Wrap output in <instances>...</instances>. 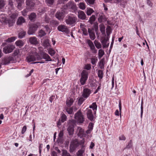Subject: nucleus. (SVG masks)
I'll list each match as a JSON object with an SVG mask.
<instances>
[{
    "label": "nucleus",
    "mask_w": 156,
    "mask_h": 156,
    "mask_svg": "<svg viewBox=\"0 0 156 156\" xmlns=\"http://www.w3.org/2000/svg\"><path fill=\"white\" fill-rule=\"evenodd\" d=\"M41 26V23L39 22L31 24L29 27V30L27 31L28 34L29 35L33 34Z\"/></svg>",
    "instance_id": "f257e3e1"
},
{
    "label": "nucleus",
    "mask_w": 156,
    "mask_h": 156,
    "mask_svg": "<svg viewBox=\"0 0 156 156\" xmlns=\"http://www.w3.org/2000/svg\"><path fill=\"white\" fill-rule=\"evenodd\" d=\"M0 21L3 23L8 24L9 27L12 26L14 23L13 20H10L7 19L6 18V15L5 14H1L0 15Z\"/></svg>",
    "instance_id": "f03ea898"
},
{
    "label": "nucleus",
    "mask_w": 156,
    "mask_h": 156,
    "mask_svg": "<svg viewBox=\"0 0 156 156\" xmlns=\"http://www.w3.org/2000/svg\"><path fill=\"white\" fill-rule=\"evenodd\" d=\"M15 48V46L10 44L3 48V51L5 54H9L12 52Z\"/></svg>",
    "instance_id": "7ed1b4c3"
},
{
    "label": "nucleus",
    "mask_w": 156,
    "mask_h": 156,
    "mask_svg": "<svg viewBox=\"0 0 156 156\" xmlns=\"http://www.w3.org/2000/svg\"><path fill=\"white\" fill-rule=\"evenodd\" d=\"M75 118L76 120L79 123H82L84 121L83 115L80 110L75 114Z\"/></svg>",
    "instance_id": "20e7f679"
},
{
    "label": "nucleus",
    "mask_w": 156,
    "mask_h": 156,
    "mask_svg": "<svg viewBox=\"0 0 156 156\" xmlns=\"http://www.w3.org/2000/svg\"><path fill=\"white\" fill-rule=\"evenodd\" d=\"M79 143L76 140H72L70 143L69 151L70 152H73L79 146Z\"/></svg>",
    "instance_id": "39448f33"
},
{
    "label": "nucleus",
    "mask_w": 156,
    "mask_h": 156,
    "mask_svg": "<svg viewBox=\"0 0 156 156\" xmlns=\"http://www.w3.org/2000/svg\"><path fill=\"white\" fill-rule=\"evenodd\" d=\"M38 55L36 53L30 55L27 57L26 60L28 62L34 61L36 60H38Z\"/></svg>",
    "instance_id": "423d86ee"
},
{
    "label": "nucleus",
    "mask_w": 156,
    "mask_h": 156,
    "mask_svg": "<svg viewBox=\"0 0 156 156\" xmlns=\"http://www.w3.org/2000/svg\"><path fill=\"white\" fill-rule=\"evenodd\" d=\"M58 30L60 31L65 32V33L68 34L69 32V30L67 27L65 25H61L58 27Z\"/></svg>",
    "instance_id": "0eeeda50"
},
{
    "label": "nucleus",
    "mask_w": 156,
    "mask_h": 156,
    "mask_svg": "<svg viewBox=\"0 0 156 156\" xmlns=\"http://www.w3.org/2000/svg\"><path fill=\"white\" fill-rule=\"evenodd\" d=\"M87 115L88 119L90 121H93L94 120V117L93 115V113H94L93 112L92 110L89 109L87 108Z\"/></svg>",
    "instance_id": "6e6552de"
},
{
    "label": "nucleus",
    "mask_w": 156,
    "mask_h": 156,
    "mask_svg": "<svg viewBox=\"0 0 156 156\" xmlns=\"http://www.w3.org/2000/svg\"><path fill=\"white\" fill-rule=\"evenodd\" d=\"M77 20V19L76 17L69 16L66 20V22L67 24L72 25L75 23Z\"/></svg>",
    "instance_id": "1a4fd4ad"
},
{
    "label": "nucleus",
    "mask_w": 156,
    "mask_h": 156,
    "mask_svg": "<svg viewBox=\"0 0 156 156\" xmlns=\"http://www.w3.org/2000/svg\"><path fill=\"white\" fill-rule=\"evenodd\" d=\"M14 59L12 56L6 57L3 60V62L5 65H6L10 63H13Z\"/></svg>",
    "instance_id": "9d476101"
},
{
    "label": "nucleus",
    "mask_w": 156,
    "mask_h": 156,
    "mask_svg": "<svg viewBox=\"0 0 156 156\" xmlns=\"http://www.w3.org/2000/svg\"><path fill=\"white\" fill-rule=\"evenodd\" d=\"M26 3L27 8L30 10L32 9L35 5V3L33 0H27Z\"/></svg>",
    "instance_id": "9b49d317"
},
{
    "label": "nucleus",
    "mask_w": 156,
    "mask_h": 156,
    "mask_svg": "<svg viewBox=\"0 0 156 156\" xmlns=\"http://www.w3.org/2000/svg\"><path fill=\"white\" fill-rule=\"evenodd\" d=\"M91 93V91L88 88H85L83 89L82 96L84 98H87Z\"/></svg>",
    "instance_id": "f8f14e48"
},
{
    "label": "nucleus",
    "mask_w": 156,
    "mask_h": 156,
    "mask_svg": "<svg viewBox=\"0 0 156 156\" xmlns=\"http://www.w3.org/2000/svg\"><path fill=\"white\" fill-rule=\"evenodd\" d=\"M88 31L89 33L90 38L92 40H94L95 38V35L94 29H93L89 28Z\"/></svg>",
    "instance_id": "ddd939ff"
},
{
    "label": "nucleus",
    "mask_w": 156,
    "mask_h": 156,
    "mask_svg": "<svg viewBox=\"0 0 156 156\" xmlns=\"http://www.w3.org/2000/svg\"><path fill=\"white\" fill-rule=\"evenodd\" d=\"M78 16L79 18L83 20L86 18V15L83 11L79 10L78 12Z\"/></svg>",
    "instance_id": "4468645a"
},
{
    "label": "nucleus",
    "mask_w": 156,
    "mask_h": 156,
    "mask_svg": "<svg viewBox=\"0 0 156 156\" xmlns=\"http://www.w3.org/2000/svg\"><path fill=\"white\" fill-rule=\"evenodd\" d=\"M42 58L45 60L46 61H52L50 57L47 53L42 52L41 54Z\"/></svg>",
    "instance_id": "2eb2a0df"
},
{
    "label": "nucleus",
    "mask_w": 156,
    "mask_h": 156,
    "mask_svg": "<svg viewBox=\"0 0 156 156\" xmlns=\"http://www.w3.org/2000/svg\"><path fill=\"white\" fill-rule=\"evenodd\" d=\"M29 41L31 44L34 45H36L38 43L37 39L35 37H30Z\"/></svg>",
    "instance_id": "dca6fc26"
},
{
    "label": "nucleus",
    "mask_w": 156,
    "mask_h": 156,
    "mask_svg": "<svg viewBox=\"0 0 156 156\" xmlns=\"http://www.w3.org/2000/svg\"><path fill=\"white\" fill-rule=\"evenodd\" d=\"M55 17L59 20H62L64 17V14L62 12H57L55 14Z\"/></svg>",
    "instance_id": "f3484780"
},
{
    "label": "nucleus",
    "mask_w": 156,
    "mask_h": 156,
    "mask_svg": "<svg viewBox=\"0 0 156 156\" xmlns=\"http://www.w3.org/2000/svg\"><path fill=\"white\" fill-rule=\"evenodd\" d=\"M25 22V20L24 18L22 16H20L17 20L16 24L18 25H20Z\"/></svg>",
    "instance_id": "a211bd4d"
},
{
    "label": "nucleus",
    "mask_w": 156,
    "mask_h": 156,
    "mask_svg": "<svg viewBox=\"0 0 156 156\" xmlns=\"http://www.w3.org/2000/svg\"><path fill=\"white\" fill-rule=\"evenodd\" d=\"M77 135L79 136L80 137H81L83 136L84 132L83 129L80 127H77Z\"/></svg>",
    "instance_id": "6ab92c4d"
},
{
    "label": "nucleus",
    "mask_w": 156,
    "mask_h": 156,
    "mask_svg": "<svg viewBox=\"0 0 156 156\" xmlns=\"http://www.w3.org/2000/svg\"><path fill=\"white\" fill-rule=\"evenodd\" d=\"M98 20L99 23H101L105 21L106 20L105 15L102 13H100Z\"/></svg>",
    "instance_id": "aec40b11"
},
{
    "label": "nucleus",
    "mask_w": 156,
    "mask_h": 156,
    "mask_svg": "<svg viewBox=\"0 0 156 156\" xmlns=\"http://www.w3.org/2000/svg\"><path fill=\"white\" fill-rule=\"evenodd\" d=\"M87 43L90 48L93 51V52L96 53L97 51L95 50V47L93 42L90 40H88L87 41Z\"/></svg>",
    "instance_id": "412c9836"
},
{
    "label": "nucleus",
    "mask_w": 156,
    "mask_h": 156,
    "mask_svg": "<svg viewBox=\"0 0 156 156\" xmlns=\"http://www.w3.org/2000/svg\"><path fill=\"white\" fill-rule=\"evenodd\" d=\"M88 73L87 71L83 70L81 73V77L87 79Z\"/></svg>",
    "instance_id": "4be33fe9"
},
{
    "label": "nucleus",
    "mask_w": 156,
    "mask_h": 156,
    "mask_svg": "<svg viewBox=\"0 0 156 156\" xmlns=\"http://www.w3.org/2000/svg\"><path fill=\"white\" fill-rule=\"evenodd\" d=\"M89 108H92L94 114H95L96 113L97 108V105L96 103H93L91 105L89 106Z\"/></svg>",
    "instance_id": "5701e85b"
},
{
    "label": "nucleus",
    "mask_w": 156,
    "mask_h": 156,
    "mask_svg": "<svg viewBox=\"0 0 156 156\" xmlns=\"http://www.w3.org/2000/svg\"><path fill=\"white\" fill-rule=\"evenodd\" d=\"M67 130L69 135H72L74 132V129L73 126H70L67 128Z\"/></svg>",
    "instance_id": "b1692460"
},
{
    "label": "nucleus",
    "mask_w": 156,
    "mask_h": 156,
    "mask_svg": "<svg viewBox=\"0 0 156 156\" xmlns=\"http://www.w3.org/2000/svg\"><path fill=\"white\" fill-rule=\"evenodd\" d=\"M74 100L73 98L68 99L66 102L67 106L68 107H70L73 104Z\"/></svg>",
    "instance_id": "393cba45"
},
{
    "label": "nucleus",
    "mask_w": 156,
    "mask_h": 156,
    "mask_svg": "<svg viewBox=\"0 0 156 156\" xmlns=\"http://www.w3.org/2000/svg\"><path fill=\"white\" fill-rule=\"evenodd\" d=\"M100 30L102 34H105V27L103 24H101L99 25Z\"/></svg>",
    "instance_id": "a878e982"
},
{
    "label": "nucleus",
    "mask_w": 156,
    "mask_h": 156,
    "mask_svg": "<svg viewBox=\"0 0 156 156\" xmlns=\"http://www.w3.org/2000/svg\"><path fill=\"white\" fill-rule=\"evenodd\" d=\"M24 0H16L17 2L18 5L17 7L18 9L21 10V9L22 4L23 3Z\"/></svg>",
    "instance_id": "bb28decb"
},
{
    "label": "nucleus",
    "mask_w": 156,
    "mask_h": 156,
    "mask_svg": "<svg viewBox=\"0 0 156 156\" xmlns=\"http://www.w3.org/2000/svg\"><path fill=\"white\" fill-rule=\"evenodd\" d=\"M78 5L80 9L83 10L85 9L86 8V5L84 2H80Z\"/></svg>",
    "instance_id": "cd10ccee"
},
{
    "label": "nucleus",
    "mask_w": 156,
    "mask_h": 156,
    "mask_svg": "<svg viewBox=\"0 0 156 156\" xmlns=\"http://www.w3.org/2000/svg\"><path fill=\"white\" fill-rule=\"evenodd\" d=\"M15 44L16 46H19V47H21L24 45V43L22 41L19 40L15 42Z\"/></svg>",
    "instance_id": "c85d7f7f"
},
{
    "label": "nucleus",
    "mask_w": 156,
    "mask_h": 156,
    "mask_svg": "<svg viewBox=\"0 0 156 156\" xmlns=\"http://www.w3.org/2000/svg\"><path fill=\"white\" fill-rule=\"evenodd\" d=\"M69 107H66L65 110L68 114H71L73 113V108L72 107L70 108Z\"/></svg>",
    "instance_id": "c756f323"
},
{
    "label": "nucleus",
    "mask_w": 156,
    "mask_h": 156,
    "mask_svg": "<svg viewBox=\"0 0 156 156\" xmlns=\"http://www.w3.org/2000/svg\"><path fill=\"white\" fill-rule=\"evenodd\" d=\"M94 12V10L91 8H87V9L86 14L88 16L90 15Z\"/></svg>",
    "instance_id": "7c9ffc66"
},
{
    "label": "nucleus",
    "mask_w": 156,
    "mask_h": 156,
    "mask_svg": "<svg viewBox=\"0 0 156 156\" xmlns=\"http://www.w3.org/2000/svg\"><path fill=\"white\" fill-rule=\"evenodd\" d=\"M105 63V59L103 58L101 60L100 62L99 66L100 68L101 69H103L104 68Z\"/></svg>",
    "instance_id": "2f4dec72"
},
{
    "label": "nucleus",
    "mask_w": 156,
    "mask_h": 156,
    "mask_svg": "<svg viewBox=\"0 0 156 156\" xmlns=\"http://www.w3.org/2000/svg\"><path fill=\"white\" fill-rule=\"evenodd\" d=\"M84 151V149H83L79 150L76 154L77 156H83V154Z\"/></svg>",
    "instance_id": "473e14b6"
},
{
    "label": "nucleus",
    "mask_w": 156,
    "mask_h": 156,
    "mask_svg": "<svg viewBox=\"0 0 156 156\" xmlns=\"http://www.w3.org/2000/svg\"><path fill=\"white\" fill-rule=\"evenodd\" d=\"M105 52L102 49H100L98 51V58H101L104 55Z\"/></svg>",
    "instance_id": "72a5a7b5"
},
{
    "label": "nucleus",
    "mask_w": 156,
    "mask_h": 156,
    "mask_svg": "<svg viewBox=\"0 0 156 156\" xmlns=\"http://www.w3.org/2000/svg\"><path fill=\"white\" fill-rule=\"evenodd\" d=\"M46 34V33L45 32L42 30H41L38 32V36L40 37H41L45 36Z\"/></svg>",
    "instance_id": "f704fd0d"
},
{
    "label": "nucleus",
    "mask_w": 156,
    "mask_h": 156,
    "mask_svg": "<svg viewBox=\"0 0 156 156\" xmlns=\"http://www.w3.org/2000/svg\"><path fill=\"white\" fill-rule=\"evenodd\" d=\"M96 19V17L95 15H92L89 19V22L90 23L92 24L95 21Z\"/></svg>",
    "instance_id": "c9c22d12"
},
{
    "label": "nucleus",
    "mask_w": 156,
    "mask_h": 156,
    "mask_svg": "<svg viewBox=\"0 0 156 156\" xmlns=\"http://www.w3.org/2000/svg\"><path fill=\"white\" fill-rule=\"evenodd\" d=\"M43 44V45L45 47H48L50 45L49 40L48 39H46L44 41Z\"/></svg>",
    "instance_id": "e433bc0d"
},
{
    "label": "nucleus",
    "mask_w": 156,
    "mask_h": 156,
    "mask_svg": "<svg viewBox=\"0 0 156 156\" xmlns=\"http://www.w3.org/2000/svg\"><path fill=\"white\" fill-rule=\"evenodd\" d=\"M26 32L23 30L21 31L18 34V37L20 38H23L25 35Z\"/></svg>",
    "instance_id": "4c0bfd02"
},
{
    "label": "nucleus",
    "mask_w": 156,
    "mask_h": 156,
    "mask_svg": "<svg viewBox=\"0 0 156 156\" xmlns=\"http://www.w3.org/2000/svg\"><path fill=\"white\" fill-rule=\"evenodd\" d=\"M36 15L35 13H31L29 16V19L31 20H33L36 18Z\"/></svg>",
    "instance_id": "58836bf2"
},
{
    "label": "nucleus",
    "mask_w": 156,
    "mask_h": 156,
    "mask_svg": "<svg viewBox=\"0 0 156 156\" xmlns=\"http://www.w3.org/2000/svg\"><path fill=\"white\" fill-rule=\"evenodd\" d=\"M16 38V37H12L7 39L5 40V41L9 42H12L14 41Z\"/></svg>",
    "instance_id": "ea45409f"
},
{
    "label": "nucleus",
    "mask_w": 156,
    "mask_h": 156,
    "mask_svg": "<svg viewBox=\"0 0 156 156\" xmlns=\"http://www.w3.org/2000/svg\"><path fill=\"white\" fill-rule=\"evenodd\" d=\"M103 73L102 70H99L98 72V76L99 79L101 80L103 77Z\"/></svg>",
    "instance_id": "a19ab883"
},
{
    "label": "nucleus",
    "mask_w": 156,
    "mask_h": 156,
    "mask_svg": "<svg viewBox=\"0 0 156 156\" xmlns=\"http://www.w3.org/2000/svg\"><path fill=\"white\" fill-rule=\"evenodd\" d=\"M94 43L96 47L98 49L100 48H101V44L99 42H98L96 40L94 41Z\"/></svg>",
    "instance_id": "79ce46f5"
},
{
    "label": "nucleus",
    "mask_w": 156,
    "mask_h": 156,
    "mask_svg": "<svg viewBox=\"0 0 156 156\" xmlns=\"http://www.w3.org/2000/svg\"><path fill=\"white\" fill-rule=\"evenodd\" d=\"M87 80V79H86L84 78L81 77V78L80 79V83L82 85H84L85 83L86 80Z\"/></svg>",
    "instance_id": "37998d69"
},
{
    "label": "nucleus",
    "mask_w": 156,
    "mask_h": 156,
    "mask_svg": "<svg viewBox=\"0 0 156 156\" xmlns=\"http://www.w3.org/2000/svg\"><path fill=\"white\" fill-rule=\"evenodd\" d=\"M5 5V2L4 0H0V9L2 8Z\"/></svg>",
    "instance_id": "c03bdc74"
},
{
    "label": "nucleus",
    "mask_w": 156,
    "mask_h": 156,
    "mask_svg": "<svg viewBox=\"0 0 156 156\" xmlns=\"http://www.w3.org/2000/svg\"><path fill=\"white\" fill-rule=\"evenodd\" d=\"M18 16V14L17 13H13L10 16L11 18L12 19V20H13L14 21V23L15 21L14 20Z\"/></svg>",
    "instance_id": "a18cd8bd"
},
{
    "label": "nucleus",
    "mask_w": 156,
    "mask_h": 156,
    "mask_svg": "<svg viewBox=\"0 0 156 156\" xmlns=\"http://www.w3.org/2000/svg\"><path fill=\"white\" fill-rule=\"evenodd\" d=\"M107 40L105 39H104L101 41V43L103 45V48H105L108 46V45L106 44Z\"/></svg>",
    "instance_id": "49530a36"
},
{
    "label": "nucleus",
    "mask_w": 156,
    "mask_h": 156,
    "mask_svg": "<svg viewBox=\"0 0 156 156\" xmlns=\"http://www.w3.org/2000/svg\"><path fill=\"white\" fill-rule=\"evenodd\" d=\"M106 32L108 36L111 32V28L110 26H108L106 29Z\"/></svg>",
    "instance_id": "de8ad7c7"
},
{
    "label": "nucleus",
    "mask_w": 156,
    "mask_h": 156,
    "mask_svg": "<svg viewBox=\"0 0 156 156\" xmlns=\"http://www.w3.org/2000/svg\"><path fill=\"white\" fill-rule=\"evenodd\" d=\"M48 52L49 54L52 56L54 55L55 53V51L52 48L49 49Z\"/></svg>",
    "instance_id": "09e8293b"
},
{
    "label": "nucleus",
    "mask_w": 156,
    "mask_h": 156,
    "mask_svg": "<svg viewBox=\"0 0 156 156\" xmlns=\"http://www.w3.org/2000/svg\"><path fill=\"white\" fill-rule=\"evenodd\" d=\"M62 156H71L70 154L65 150H62Z\"/></svg>",
    "instance_id": "8fccbe9b"
},
{
    "label": "nucleus",
    "mask_w": 156,
    "mask_h": 156,
    "mask_svg": "<svg viewBox=\"0 0 156 156\" xmlns=\"http://www.w3.org/2000/svg\"><path fill=\"white\" fill-rule=\"evenodd\" d=\"M67 117L66 115L64 114H63L61 116V121L62 122H63L66 121V119Z\"/></svg>",
    "instance_id": "3c124183"
},
{
    "label": "nucleus",
    "mask_w": 156,
    "mask_h": 156,
    "mask_svg": "<svg viewBox=\"0 0 156 156\" xmlns=\"http://www.w3.org/2000/svg\"><path fill=\"white\" fill-rule=\"evenodd\" d=\"M91 62L93 65L95 64L98 61V59L96 58H92L91 59Z\"/></svg>",
    "instance_id": "603ef678"
},
{
    "label": "nucleus",
    "mask_w": 156,
    "mask_h": 156,
    "mask_svg": "<svg viewBox=\"0 0 156 156\" xmlns=\"http://www.w3.org/2000/svg\"><path fill=\"white\" fill-rule=\"evenodd\" d=\"M95 0H85L86 2L90 5H93L94 3Z\"/></svg>",
    "instance_id": "864d4df0"
},
{
    "label": "nucleus",
    "mask_w": 156,
    "mask_h": 156,
    "mask_svg": "<svg viewBox=\"0 0 156 156\" xmlns=\"http://www.w3.org/2000/svg\"><path fill=\"white\" fill-rule=\"evenodd\" d=\"M54 1L55 0H46V2L48 5H51L53 3Z\"/></svg>",
    "instance_id": "5fc2aeb1"
},
{
    "label": "nucleus",
    "mask_w": 156,
    "mask_h": 156,
    "mask_svg": "<svg viewBox=\"0 0 156 156\" xmlns=\"http://www.w3.org/2000/svg\"><path fill=\"white\" fill-rule=\"evenodd\" d=\"M82 30L83 32V34L85 35H88V33L87 31V30L85 28L83 27L82 28Z\"/></svg>",
    "instance_id": "6e6d98bb"
},
{
    "label": "nucleus",
    "mask_w": 156,
    "mask_h": 156,
    "mask_svg": "<svg viewBox=\"0 0 156 156\" xmlns=\"http://www.w3.org/2000/svg\"><path fill=\"white\" fill-rule=\"evenodd\" d=\"M143 100H142L141 101V118L142 117V116L143 115Z\"/></svg>",
    "instance_id": "4d7b16f0"
},
{
    "label": "nucleus",
    "mask_w": 156,
    "mask_h": 156,
    "mask_svg": "<svg viewBox=\"0 0 156 156\" xmlns=\"http://www.w3.org/2000/svg\"><path fill=\"white\" fill-rule=\"evenodd\" d=\"M19 49H16L15 50L13 53L14 56H17L19 53Z\"/></svg>",
    "instance_id": "13d9d810"
},
{
    "label": "nucleus",
    "mask_w": 156,
    "mask_h": 156,
    "mask_svg": "<svg viewBox=\"0 0 156 156\" xmlns=\"http://www.w3.org/2000/svg\"><path fill=\"white\" fill-rule=\"evenodd\" d=\"M26 130H27L26 126H23V128L22 129V130L21 133L22 134H24L25 133V132H26Z\"/></svg>",
    "instance_id": "bf43d9fd"
},
{
    "label": "nucleus",
    "mask_w": 156,
    "mask_h": 156,
    "mask_svg": "<svg viewBox=\"0 0 156 156\" xmlns=\"http://www.w3.org/2000/svg\"><path fill=\"white\" fill-rule=\"evenodd\" d=\"M44 27L46 29V31L47 32H48L49 33H50L51 32V31L49 27L47 25L45 26Z\"/></svg>",
    "instance_id": "052dcab7"
},
{
    "label": "nucleus",
    "mask_w": 156,
    "mask_h": 156,
    "mask_svg": "<svg viewBox=\"0 0 156 156\" xmlns=\"http://www.w3.org/2000/svg\"><path fill=\"white\" fill-rule=\"evenodd\" d=\"M133 144L132 141L131 140H130L128 143V145L127 146V148H130L132 147Z\"/></svg>",
    "instance_id": "680f3d73"
},
{
    "label": "nucleus",
    "mask_w": 156,
    "mask_h": 156,
    "mask_svg": "<svg viewBox=\"0 0 156 156\" xmlns=\"http://www.w3.org/2000/svg\"><path fill=\"white\" fill-rule=\"evenodd\" d=\"M91 68V65L90 64H87L85 66V69L88 70H90Z\"/></svg>",
    "instance_id": "e2e57ef3"
},
{
    "label": "nucleus",
    "mask_w": 156,
    "mask_h": 156,
    "mask_svg": "<svg viewBox=\"0 0 156 156\" xmlns=\"http://www.w3.org/2000/svg\"><path fill=\"white\" fill-rule=\"evenodd\" d=\"M93 124L92 123H90L89 124V126H88V128L90 130H91L93 129Z\"/></svg>",
    "instance_id": "0e129e2a"
},
{
    "label": "nucleus",
    "mask_w": 156,
    "mask_h": 156,
    "mask_svg": "<svg viewBox=\"0 0 156 156\" xmlns=\"http://www.w3.org/2000/svg\"><path fill=\"white\" fill-rule=\"evenodd\" d=\"M119 139L120 140H125L126 137L123 135H122L119 137Z\"/></svg>",
    "instance_id": "69168bd1"
},
{
    "label": "nucleus",
    "mask_w": 156,
    "mask_h": 156,
    "mask_svg": "<svg viewBox=\"0 0 156 156\" xmlns=\"http://www.w3.org/2000/svg\"><path fill=\"white\" fill-rule=\"evenodd\" d=\"M63 135V131H60L58 136L60 137H62Z\"/></svg>",
    "instance_id": "338daca9"
},
{
    "label": "nucleus",
    "mask_w": 156,
    "mask_h": 156,
    "mask_svg": "<svg viewBox=\"0 0 156 156\" xmlns=\"http://www.w3.org/2000/svg\"><path fill=\"white\" fill-rule=\"evenodd\" d=\"M84 101V99L83 98H80L79 100V102L80 104H81Z\"/></svg>",
    "instance_id": "774afa93"
}]
</instances>
